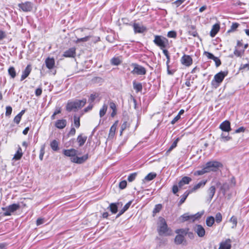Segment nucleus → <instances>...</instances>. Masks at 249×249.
I'll use <instances>...</instances> for the list:
<instances>
[{
  "label": "nucleus",
  "mask_w": 249,
  "mask_h": 249,
  "mask_svg": "<svg viewBox=\"0 0 249 249\" xmlns=\"http://www.w3.org/2000/svg\"><path fill=\"white\" fill-rule=\"evenodd\" d=\"M157 231L160 236H169L172 234L171 230L168 227L165 219L162 217L159 218Z\"/></svg>",
  "instance_id": "nucleus-1"
},
{
  "label": "nucleus",
  "mask_w": 249,
  "mask_h": 249,
  "mask_svg": "<svg viewBox=\"0 0 249 249\" xmlns=\"http://www.w3.org/2000/svg\"><path fill=\"white\" fill-rule=\"evenodd\" d=\"M86 102V99H83L81 100H77L73 102H69L67 105L66 109L68 111H71L80 108L85 106Z\"/></svg>",
  "instance_id": "nucleus-2"
},
{
  "label": "nucleus",
  "mask_w": 249,
  "mask_h": 249,
  "mask_svg": "<svg viewBox=\"0 0 249 249\" xmlns=\"http://www.w3.org/2000/svg\"><path fill=\"white\" fill-rule=\"evenodd\" d=\"M222 166V164L220 162L214 160L207 162L205 165V169L208 170L207 173L216 172Z\"/></svg>",
  "instance_id": "nucleus-3"
},
{
  "label": "nucleus",
  "mask_w": 249,
  "mask_h": 249,
  "mask_svg": "<svg viewBox=\"0 0 249 249\" xmlns=\"http://www.w3.org/2000/svg\"><path fill=\"white\" fill-rule=\"evenodd\" d=\"M154 37V43L161 49L165 48L168 45V40L166 38L159 35H155Z\"/></svg>",
  "instance_id": "nucleus-4"
},
{
  "label": "nucleus",
  "mask_w": 249,
  "mask_h": 249,
  "mask_svg": "<svg viewBox=\"0 0 249 249\" xmlns=\"http://www.w3.org/2000/svg\"><path fill=\"white\" fill-rule=\"evenodd\" d=\"M19 208L20 205L19 204L16 203L9 205L6 207H3L2 208V210L4 211L3 214L4 216H10L11 215L12 213L16 212L17 210L19 209Z\"/></svg>",
  "instance_id": "nucleus-5"
},
{
  "label": "nucleus",
  "mask_w": 249,
  "mask_h": 249,
  "mask_svg": "<svg viewBox=\"0 0 249 249\" xmlns=\"http://www.w3.org/2000/svg\"><path fill=\"white\" fill-rule=\"evenodd\" d=\"M34 4L30 1H26L18 4V7L23 12H31L33 8Z\"/></svg>",
  "instance_id": "nucleus-6"
},
{
  "label": "nucleus",
  "mask_w": 249,
  "mask_h": 249,
  "mask_svg": "<svg viewBox=\"0 0 249 249\" xmlns=\"http://www.w3.org/2000/svg\"><path fill=\"white\" fill-rule=\"evenodd\" d=\"M132 65L134 66V69L131 71L132 73L138 75H144L146 74V70L143 67L135 63H133Z\"/></svg>",
  "instance_id": "nucleus-7"
},
{
  "label": "nucleus",
  "mask_w": 249,
  "mask_h": 249,
  "mask_svg": "<svg viewBox=\"0 0 249 249\" xmlns=\"http://www.w3.org/2000/svg\"><path fill=\"white\" fill-rule=\"evenodd\" d=\"M175 232L178 234L175 237V243L177 245H180L182 244L185 240L184 237L180 233H181L183 234L184 231L183 229H177L176 230Z\"/></svg>",
  "instance_id": "nucleus-8"
},
{
  "label": "nucleus",
  "mask_w": 249,
  "mask_h": 249,
  "mask_svg": "<svg viewBox=\"0 0 249 249\" xmlns=\"http://www.w3.org/2000/svg\"><path fill=\"white\" fill-rule=\"evenodd\" d=\"M228 74V71H220L218 73L216 74L214 76V79L212 81V83L214 81L218 84V85L221 83L225 76Z\"/></svg>",
  "instance_id": "nucleus-9"
},
{
  "label": "nucleus",
  "mask_w": 249,
  "mask_h": 249,
  "mask_svg": "<svg viewBox=\"0 0 249 249\" xmlns=\"http://www.w3.org/2000/svg\"><path fill=\"white\" fill-rule=\"evenodd\" d=\"M194 231L198 237H203L205 235V230L201 225L196 224L193 228Z\"/></svg>",
  "instance_id": "nucleus-10"
},
{
  "label": "nucleus",
  "mask_w": 249,
  "mask_h": 249,
  "mask_svg": "<svg viewBox=\"0 0 249 249\" xmlns=\"http://www.w3.org/2000/svg\"><path fill=\"white\" fill-rule=\"evenodd\" d=\"M133 27L135 34L143 33L147 30L145 27L137 23H134Z\"/></svg>",
  "instance_id": "nucleus-11"
},
{
  "label": "nucleus",
  "mask_w": 249,
  "mask_h": 249,
  "mask_svg": "<svg viewBox=\"0 0 249 249\" xmlns=\"http://www.w3.org/2000/svg\"><path fill=\"white\" fill-rule=\"evenodd\" d=\"M181 63L186 66H190L193 63L191 57L188 55L184 54L181 58Z\"/></svg>",
  "instance_id": "nucleus-12"
},
{
  "label": "nucleus",
  "mask_w": 249,
  "mask_h": 249,
  "mask_svg": "<svg viewBox=\"0 0 249 249\" xmlns=\"http://www.w3.org/2000/svg\"><path fill=\"white\" fill-rule=\"evenodd\" d=\"M219 128L224 132L229 133L231 129V128L230 122L228 121H225L222 122L219 126Z\"/></svg>",
  "instance_id": "nucleus-13"
},
{
  "label": "nucleus",
  "mask_w": 249,
  "mask_h": 249,
  "mask_svg": "<svg viewBox=\"0 0 249 249\" xmlns=\"http://www.w3.org/2000/svg\"><path fill=\"white\" fill-rule=\"evenodd\" d=\"M76 55V49L72 47L64 52L63 56L65 57H74Z\"/></svg>",
  "instance_id": "nucleus-14"
},
{
  "label": "nucleus",
  "mask_w": 249,
  "mask_h": 249,
  "mask_svg": "<svg viewBox=\"0 0 249 249\" xmlns=\"http://www.w3.org/2000/svg\"><path fill=\"white\" fill-rule=\"evenodd\" d=\"M32 71V67L31 65L29 64L25 68V70L22 71L20 81H22L23 80H24L25 78H26L30 73H31Z\"/></svg>",
  "instance_id": "nucleus-15"
},
{
  "label": "nucleus",
  "mask_w": 249,
  "mask_h": 249,
  "mask_svg": "<svg viewBox=\"0 0 249 249\" xmlns=\"http://www.w3.org/2000/svg\"><path fill=\"white\" fill-rule=\"evenodd\" d=\"M77 151L73 148L70 149H64L63 151V154L67 157H74L77 155Z\"/></svg>",
  "instance_id": "nucleus-16"
},
{
  "label": "nucleus",
  "mask_w": 249,
  "mask_h": 249,
  "mask_svg": "<svg viewBox=\"0 0 249 249\" xmlns=\"http://www.w3.org/2000/svg\"><path fill=\"white\" fill-rule=\"evenodd\" d=\"M231 240L230 239H228L220 244V246L218 249H231Z\"/></svg>",
  "instance_id": "nucleus-17"
},
{
  "label": "nucleus",
  "mask_w": 249,
  "mask_h": 249,
  "mask_svg": "<svg viewBox=\"0 0 249 249\" xmlns=\"http://www.w3.org/2000/svg\"><path fill=\"white\" fill-rule=\"evenodd\" d=\"M192 180L191 178L188 177H184L178 182V187L179 188H182V187L185 184H188Z\"/></svg>",
  "instance_id": "nucleus-18"
},
{
  "label": "nucleus",
  "mask_w": 249,
  "mask_h": 249,
  "mask_svg": "<svg viewBox=\"0 0 249 249\" xmlns=\"http://www.w3.org/2000/svg\"><path fill=\"white\" fill-rule=\"evenodd\" d=\"M67 125V121L65 119H60L57 120L55 123V126L59 129H63Z\"/></svg>",
  "instance_id": "nucleus-19"
},
{
  "label": "nucleus",
  "mask_w": 249,
  "mask_h": 249,
  "mask_svg": "<svg viewBox=\"0 0 249 249\" xmlns=\"http://www.w3.org/2000/svg\"><path fill=\"white\" fill-rule=\"evenodd\" d=\"M207 182V180H203L198 182L197 184L195 185L191 189L189 190L191 193L195 192L196 190L200 188L201 187H204Z\"/></svg>",
  "instance_id": "nucleus-20"
},
{
  "label": "nucleus",
  "mask_w": 249,
  "mask_h": 249,
  "mask_svg": "<svg viewBox=\"0 0 249 249\" xmlns=\"http://www.w3.org/2000/svg\"><path fill=\"white\" fill-rule=\"evenodd\" d=\"M45 64L48 69H52L53 68L55 64L54 58L48 57L45 60Z\"/></svg>",
  "instance_id": "nucleus-21"
},
{
  "label": "nucleus",
  "mask_w": 249,
  "mask_h": 249,
  "mask_svg": "<svg viewBox=\"0 0 249 249\" xmlns=\"http://www.w3.org/2000/svg\"><path fill=\"white\" fill-rule=\"evenodd\" d=\"M220 29V26L218 24H215L213 26L212 29L210 32L211 37H214L218 33Z\"/></svg>",
  "instance_id": "nucleus-22"
},
{
  "label": "nucleus",
  "mask_w": 249,
  "mask_h": 249,
  "mask_svg": "<svg viewBox=\"0 0 249 249\" xmlns=\"http://www.w3.org/2000/svg\"><path fill=\"white\" fill-rule=\"evenodd\" d=\"M188 33L190 35L194 37L198 36V34L196 30V27L194 25H191L188 27Z\"/></svg>",
  "instance_id": "nucleus-23"
},
{
  "label": "nucleus",
  "mask_w": 249,
  "mask_h": 249,
  "mask_svg": "<svg viewBox=\"0 0 249 249\" xmlns=\"http://www.w3.org/2000/svg\"><path fill=\"white\" fill-rule=\"evenodd\" d=\"M118 205H119V203H110L108 209H109V210L112 213H116L118 211Z\"/></svg>",
  "instance_id": "nucleus-24"
},
{
  "label": "nucleus",
  "mask_w": 249,
  "mask_h": 249,
  "mask_svg": "<svg viewBox=\"0 0 249 249\" xmlns=\"http://www.w3.org/2000/svg\"><path fill=\"white\" fill-rule=\"evenodd\" d=\"M87 139V136H83L82 134L79 135L77 138V141L79 143V146H83Z\"/></svg>",
  "instance_id": "nucleus-25"
},
{
  "label": "nucleus",
  "mask_w": 249,
  "mask_h": 249,
  "mask_svg": "<svg viewBox=\"0 0 249 249\" xmlns=\"http://www.w3.org/2000/svg\"><path fill=\"white\" fill-rule=\"evenodd\" d=\"M191 194V192L189 190H187L183 195L181 196V199H180L178 202V206L182 205L186 199L187 197L189 196V194Z\"/></svg>",
  "instance_id": "nucleus-26"
},
{
  "label": "nucleus",
  "mask_w": 249,
  "mask_h": 249,
  "mask_svg": "<svg viewBox=\"0 0 249 249\" xmlns=\"http://www.w3.org/2000/svg\"><path fill=\"white\" fill-rule=\"evenodd\" d=\"M22 155L23 153L22 152V149L21 147L19 146L17 152L14 155L13 159L15 160H19L21 158Z\"/></svg>",
  "instance_id": "nucleus-27"
},
{
  "label": "nucleus",
  "mask_w": 249,
  "mask_h": 249,
  "mask_svg": "<svg viewBox=\"0 0 249 249\" xmlns=\"http://www.w3.org/2000/svg\"><path fill=\"white\" fill-rule=\"evenodd\" d=\"M215 187L214 186L210 187L207 191V193L209 196V198L211 200L213 197L215 193Z\"/></svg>",
  "instance_id": "nucleus-28"
},
{
  "label": "nucleus",
  "mask_w": 249,
  "mask_h": 249,
  "mask_svg": "<svg viewBox=\"0 0 249 249\" xmlns=\"http://www.w3.org/2000/svg\"><path fill=\"white\" fill-rule=\"evenodd\" d=\"M117 122L114 123L110 127L109 130V133L108 134L109 138H113L115 135V131L116 130Z\"/></svg>",
  "instance_id": "nucleus-29"
},
{
  "label": "nucleus",
  "mask_w": 249,
  "mask_h": 249,
  "mask_svg": "<svg viewBox=\"0 0 249 249\" xmlns=\"http://www.w3.org/2000/svg\"><path fill=\"white\" fill-rule=\"evenodd\" d=\"M8 72L11 78H14L16 76L17 73L14 67L11 66L8 70Z\"/></svg>",
  "instance_id": "nucleus-30"
},
{
  "label": "nucleus",
  "mask_w": 249,
  "mask_h": 249,
  "mask_svg": "<svg viewBox=\"0 0 249 249\" xmlns=\"http://www.w3.org/2000/svg\"><path fill=\"white\" fill-rule=\"evenodd\" d=\"M220 139L223 142H227L231 139V137L229 136V133L225 132L221 134Z\"/></svg>",
  "instance_id": "nucleus-31"
},
{
  "label": "nucleus",
  "mask_w": 249,
  "mask_h": 249,
  "mask_svg": "<svg viewBox=\"0 0 249 249\" xmlns=\"http://www.w3.org/2000/svg\"><path fill=\"white\" fill-rule=\"evenodd\" d=\"M214 222V218L212 216H208L206 220V225L208 227H212Z\"/></svg>",
  "instance_id": "nucleus-32"
},
{
  "label": "nucleus",
  "mask_w": 249,
  "mask_h": 249,
  "mask_svg": "<svg viewBox=\"0 0 249 249\" xmlns=\"http://www.w3.org/2000/svg\"><path fill=\"white\" fill-rule=\"evenodd\" d=\"M107 109V105L104 104L99 111V115L100 117H103L106 114Z\"/></svg>",
  "instance_id": "nucleus-33"
},
{
  "label": "nucleus",
  "mask_w": 249,
  "mask_h": 249,
  "mask_svg": "<svg viewBox=\"0 0 249 249\" xmlns=\"http://www.w3.org/2000/svg\"><path fill=\"white\" fill-rule=\"evenodd\" d=\"M133 88L134 89L136 90L137 92L141 91L142 90V84L140 83H136V82H133Z\"/></svg>",
  "instance_id": "nucleus-34"
},
{
  "label": "nucleus",
  "mask_w": 249,
  "mask_h": 249,
  "mask_svg": "<svg viewBox=\"0 0 249 249\" xmlns=\"http://www.w3.org/2000/svg\"><path fill=\"white\" fill-rule=\"evenodd\" d=\"M110 63L112 65L118 66L121 64V60L119 57H113L110 60Z\"/></svg>",
  "instance_id": "nucleus-35"
},
{
  "label": "nucleus",
  "mask_w": 249,
  "mask_h": 249,
  "mask_svg": "<svg viewBox=\"0 0 249 249\" xmlns=\"http://www.w3.org/2000/svg\"><path fill=\"white\" fill-rule=\"evenodd\" d=\"M157 174L155 173H150L144 178V180L150 181L156 177Z\"/></svg>",
  "instance_id": "nucleus-36"
},
{
  "label": "nucleus",
  "mask_w": 249,
  "mask_h": 249,
  "mask_svg": "<svg viewBox=\"0 0 249 249\" xmlns=\"http://www.w3.org/2000/svg\"><path fill=\"white\" fill-rule=\"evenodd\" d=\"M50 146H51V148L53 151H57L58 149V142L56 140H53L51 142Z\"/></svg>",
  "instance_id": "nucleus-37"
},
{
  "label": "nucleus",
  "mask_w": 249,
  "mask_h": 249,
  "mask_svg": "<svg viewBox=\"0 0 249 249\" xmlns=\"http://www.w3.org/2000/svg\"><path fill=\"white\" fill-rule=\"evenodd\" d=\"M161 204H158L155 205V208L153 210V215L154 216L155 214L160 212L162 209Z\"/></svg>",
  "instance_id": "nucleus-38"
},
{
  "label": "nucleus",
  "mask_w": 249,
  "mask_h": 249,
  "mask_svg": "<svg viewBox=\"0 0 249 249\" xmlns=\"http://www.w3.org/2000/svg\"><path fill=\"white\" fill-rule=\"evenodd\" d=\"M73 122L76 128H79L80 125V117L77 116L76 115H74L73 116Z\"/></svg>",
  "instance_id": "nucleus-39"
},
{
  "label": "nucleus",
  "mask_w": 249,
  "mask_h": 249,
  "mask_svg": "<svg viewBox=\"0 0 249 249\" xmlns=\"http://www.w3.org/2000/svg\"><path fill=\"white\" fill-rule=\"evenodd\" d=\"M229 189V185L227 183H223L220 187V190L222 192L223 194H225Z\"/></svg>",
  "instance_id": "nucleus-40"
},
{
  "label": "nucleus",
  "mask_w": 249,
  "mask_h": 249,
  "mask_svg": "<svg viewBox=\"0 0 249 249\" xmlns=\"http://www.w3.org/2000/svg\"><path fill=\"white\" fill-rule=\"evenodd\" d=\"M207 171L208 170H206V169H205V167L204 166V167L201 170H197V171H196L194 173V175L195 176L202 175L207 173Z\"/></svg>",
  "instance_id": "nucleus-41"
},
{
  "label": "nucleus",
  "mask_w": 249,
  "mask_h": 249,
  "mask_svg": "<svg viewBox=\"0 0 249 249\" xmlns=\"http://www.w3.org/2000/svg\"><path fill=\"white\" fill-rule=\"evenodd\" d=\"M99 96V94L97 93H94L90 94L89 99V102L90 103H92L95 99Z\"/></svg>",
  "instance_id": "nucleus-42"
},
{
  "label": "nucleus",
  "mask_w": 249,
  "mask_h": 249,
  "mask_svg": "<svg viewBox=\"0 0 249 249\" xmlns=\"http://www.w3.org/2000/svg\"><path fill=\"white\" fill-rule=\"evenodd\" d=\"M239 25V24L238 23H232L230 29L228 30V32L230 33L234 31L238 27Z\"/></svg>",
  "instance_id": "nucleus-43"
},
{
  "label": "nucleus",
  "mask_w": 249,
  "mask_h": 249,
  "mask_svg": "<svg viewBox=\"0 0 249 249\" xmlns=\"http://www.w3.org/2000/svg\"><path fill=\"white\" fill-rule=\"evenodd\" d=\"M230 222H231L232 223V226L231 227L232 228H234L236 227V225H237V218L235 216H232L230 220Z\"/></svg>",
  "instance_id": "nucleus-44"
},
{
  "label": "nucleus",
  "mask_w": 249,
  "mask_h": 249,
  "mask_svg": "<svg viewBox=\"0 0 249 249\" xmlns=\"http://www.w3.org/2000/svg\"><path fill=\"white\" fill-rule=\"evenodd\" d=\"M137 175V174L136 173H133L130 174L127 178L128 181L129 182H132L133 180H134L136 178Z\"/></svg>",
  "instance_id": "nucleus-45"
},
{
  "label": "nucleus",
  "mask_w": 249,
  "mask_h": 249,
  "mask_svg": "<svg viewBox=\"0 0 249 249\" xmlns=\"http://www.w3.org/2000/svg\"><path fill=\"white\" fill-rule=\"evenodd\" d=\"M88 159V155L86 154L82 157H79L78 164H81L84 162Z\"/></svg>",
  "instance_id": "nucleus-46"
},
{
  "label": "nucleus",
  "mask_w": 249,
  "mask_h": 249,
  "mask_svg": "<svg viewBox=\"0 0 249 249\" xmlns=\"http://www.w3.org/2000/svg\"><path fill=\"white\" fill-rule=\"evenodd\" d=\"M45 153V145H42L41 149L40 150V153H39V159L42 160H43V157Z\"/></svg>",
  "instance_id": "nucleus-47"
},
{
  "label": "nucleus",
  "mask_w": 249,
  "mask_h": 249,
  "mask_svg": "<svg viewBox=\"0 0 249 249\" xmlns=\"http://www.w3.org/2000/svg\"><path fill=\"white\" fill-rule=\"evenodd\" d=\"M222 220V216L220 213H217L215 215V221L217 223H219Z\"/></svg>",
  "instance_id": "nucleus-48"
},
{
  "label": "nucleus",
  "mask_w": 249,
  "mask_h": 249,
  "mask_svg": "<svg viewBox=\"0 0 249 249\" xmlns=\"http://www.w3.org/2000/svg\"><path fill=\"white\" fill-rule=\"evenodd\" d=\"M167 36L170 38H175L177 37V33L175 31H170L168 32Z\"/></svg>",
  "instance_id": "nucleus-49"
},
{
  "label": "nucleus",
  "mask_w": 249,
  "mask_h": 249,
  "mask_svg": "<svg viewBox=\"0 0 249 249\" xmlns=\"http://www.w3.org/2000/svg\"><path fill=\"white\" fill-rule=\"evenodd\" d=\"M202 214H203V213H196V214H195L194 215H192V221L194 222L196 220L200 218L201 217V215H202Z\"/></svg>",
  "instance_id": "nucleus-50"
},
{
  "label": "nucleus",
  "mask_w": 249,
  "mask_h": 249,
  "mask_svg": "<svg viewBox=\"0 0 249 249\" xmlns=\"http://www.w3.org/2000/svg\"><path fill=\"white\" fill-rule=\"evenodd\" d=\"M90 36H86L84 37L78 38L76 40V42H86L89 40Z\"/></svg>",
  "instance_id": "nucleus-51"
},
{
  "label": "nucleus",
  "mask_w": 249,
  "mask_h": 249,
  "mask_svg": "<svg viewBox=\"0 0 249 249\" xmlns=\"http://www.w3.org/2000/svg\"><path fill=\"white\" fill-rule=\"evenodd\" d=\"M108 104L109 106V107L110 109H111L112 110H116V106L115 104L111 100H109L108 102Z\"/></svg>",
  "instance_id": "nucleus-52"
},
{
  "label": "nucleus",
  "mask_w": 249,
  "mask_h": 249,
  "mask_svg": "<svg viewBox=\"0 0 249 249\" xmlns=\"http://www.w3.org/2000/svg\"><path fill=\"white\" fill-rule=\"evenodd\" d=\"M12 111V107L10 106H7L6 107L5 115L6 116H9L11 114Z\"/></svg>",
  "instance_id": "nucleus-53"
},
{
  "label": "nucleus",
  "mask_w": 249,
  "mask_h": 249,
  "mask_svg": "<svg viewBox=\"0 0 249 249\" xmlns=\"http://www.w3.org/2000/svg\"><path fill=\"white\" fill-rule=\"evenodd\" d=\"M192 215H189L187 213H185L182 216V219L184 221L189 220L192 221Z\"/></svg>",
  "instance_id": "nucleus-54"
},
{
  "label": "nucleus",
  "mask_w": 249,
  "mask_h": 249,
  "mask_svg": "<svg viewBox=\"0 0 249 249\" xmlns=\"http://www.w3.org/2000/svg\"><path fill=\"white\" fill-rule=\"evenodd\" d=\"M204 55L206 56L208 59H212V60L215 57L212 53H209L208 52H206V51H205L204 52Z\"/></svg>",
  "instance_id": "nucleus-55"
},
{
  "label": "nucleus",
  "mask_w": 249,
  "mask_h": 249,
  "mask_svg": "<svg viewBox=\"0 0 249 249\" xmlns=\"http://www.w3.org/2000/svg\"><path fill=\"white\" fill-rule=\"evenodd\" d=\"M240 70L244 71L249 70V64H241L240 67Z\"/></svg>",
  "instance_id": "nucleus-56"
},
{
  "label": "nucleus",
  "mask_w": 249,
  "mask_h": 249,
  "mask_svg": "<svg viewBox=\"0 0 249 249\" xmlns=\"http://www.w3.org/2000/svg\"><path fill=\"white\" fill-rule=\"evenodd\" d=\"M127 185V182L125 180H123L121 181L119 183V187L121 189H124Z\"/></svg>",
  "instance_id": "nucleus-57"
},
{
  "label": "nucleus",
  "mask_w": 249,
  "mask_h": 249,
  "mask_svg": "<svg viewBox=\"0 0 249 249\" xmlns=\"http://www.w3.org/2000/svg\"><path fill=\"white\" fill-rule=\"evenodd\" d=\"M244 50L242 51H238L237 49H235L234 51V54L238 56V57H241L242 54L244 53Z\"/></svg>",
  "instance_id": "nucleus-58"
},
{
  "label": "nucleus",
  "mask_w": 249,
  "mask_h": 249,
  "mask_svg": "<svg viewBox=\"0 0 249 249\" xmlns=\"http://www.w3.org/2000/svg\"><path fill=\"white\" fill-rule=\"evenodd\" d=\"M213 60L214 61L216 67H219L221 64V61L218 57L215 56Z\"/></svg>",
  "instance_id": "nucleus-59"
},
{
  "label": "nucleus",
  "mask_w": 249,
  "mask_h": 249,
  "mask_svg": "<svg viewBox=\"0 0 249 249\" xmlns=\"http://www.w3.org/2000/svg\"><path fill=\"white\" fill-rule=\"evenodd\" d=\"M21 117L18 114L15 116L14 119V121L17 124H18L21 120Z\"/></svg>",
  "instance_id": "nucleus-60"
},
{
  "label": "nucleus",
  "mask_w": 249,
  "mask_h": 249,
  "mask_svg": "<svg viewBox=\"0 0 249 249\" xmlns=\"http://www.w3.org/2000/svg\"><path fill=\"white\" fill-rule=\"evenodd\" d=\"M178 185H174L172 187V192L174 194H176L177 193L178 191Z\"/></svg>",
  "instance_id": "nucleus-61"
},
{
  "label": "nucleus",
  "mask_w": 249,
  "mask_h": 249,
  "mask_svg": "<svg viewBox=\"0 0 249 249\" xmlns=\"http://www.w3.org/2000/svg\"><path fill=\"white\" fill-rule=\"evenodd\" d=\"M42 89L41 88H37L35 91V94L36 96H39L42 94Z\"/></svg>",
  "instance_id": "nucleus-62"
},
{
  "label": "nucleus",
  "mask_w": 249,
  "mask_h": 249,
  "mask_svg": "<svg viewBox=\"0 0 249 249\" xmlns=\"http://www.w3.org/2000/svg\"><path fill=\"white\" fill-rule=\"evenodd\" d=\"M245 128L243 126H241V127H240L239 128H238V129H236L235 131V133H239L240 132H243L245 131Z\"/></svg>",
  "instance_id": "nucleus-63"
},
{
  "label": "nucleus",
  "mask_w": 249,
  "mask_h": 249,
  "mask_svg": "<svg viewBox=\"0 0 249 249\" xmlns=\"http://www.w3.org/2000/svg\"><path fill=\"white\" fill-rule=\"evenodd\" d=\"M44 222V220L43 218H39L36 220V225L37 226H39L43 224Z\"/></svg>",
  "instance_id": "nucleus-64"
}]
</instances>
